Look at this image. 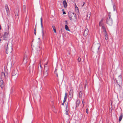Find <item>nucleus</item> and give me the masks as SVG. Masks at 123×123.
<instances>
[{"label":"nucleus","mask_w":123,"mask_h":123,"mask_svg":"<svg viewBox=\"0 0 123 123\" xmlns=\"http://www.w3.org/2000/svg\"><path fill=\"white\" fill-rule=\"evenodd\" d=\"M82 95V92L80 91V92L79 93V97L80 98H81Z\"/></svg>","instance_id":"nucleus-20"},{"label":"nucleus","mask_w":123,"mask_h":123,"mask_svg":"<svg viewBox=\"0 0 123 123\" xmlns=\"http://www.w3.org/2000/svg\"><path fill=\"white\" fill-rule=\"evenodd\" d=\"M8 33L7 32H5L4 33V35L3 36L4 40H7V36Z\"/></svg>","instance_id":"nucleus-9"},{"label":"nucleus","mask_w":123,"mask_h":123,"mask_svg":"<svg viewBox=\"0 0 123 123\" xmlns=\"http://www.w3.org/2000/svg\"><path fill=\"white\" fill-rule=\"evenodd\" d=\"M104 34L105 35H105H106V36L107 35H108L107 34L106 31V32H105L104 33Z\"/></svg>","instance_id":"nucleus-41"},{"label":"nucleus","mask_w":123,"mask_h":123,"mask_svg":"<svg viewBox=\"0 0 123 123\" xmlns=\"http://www.w3.org/2000/svg\"><path fill=\"white\" fill-rule=\"evenodd\" d=\"M85 4V3L84 2L83 3V5L82 6V7Z\"/></svg>","instance_id":"nucleus-48"},{"label":"nucleus","mask_w":123,"mask_h":123,"mask_svg":"<svg viewBox=\"0 0 123 123\" xmlns=\"http://www.w3.org/2000/svg\"><path fill=\"white\" fill-rule=\"evenodd\" d=\"M37 24H36L35 26V28L34 29V34L36 35V30H37Z\"/></svg>","instance_id":"nucleus-22"},{"label":"nucleus","mask_w":123,"mask_h":123,"mask_svg":"<svg viewBox=\"0 0 123 123\" xmlns=\"http://www.w3.org/2000/svg\"><path fill=\"white\" fill-rule=\"evenodd\" d=\"M73 15L74 17V18L76 19V16L75 13L74 12H69L68 13V16L69 18L71 20L72 19V17H73Z\"/></svg>","instance_id":"nucleus-6"},{"label":"nucleus","mask_w":123,"mask_h":123,"mask_svg":"<svg viewBox=\"0 0 123 123\" xmlns=\"http://www.w3.org/2000/svg\"><path fill=\"white\" fill-rule=\"evenodd\" d=\"M88 109L87 108L86 110V112L87 114L88 113Z\"/></svg>","instance_id":"nucleus-40"},{"label":"nucleus","mask_w":123,"mask_h":123,"mask_svg":"<svg viewBox=\"0 0 123 123\" xmlns=\"http://www.w3.org/2000/svg\"><path fill=\"white\" fill-rule=\"evenodd\" d=\"M12 51V45L9 47H8V44L7 45L6 48V52L7 54L11 53Z\"/></svg>","instance_id":"nucleus-4"},{"label":"nucleus","mask_w":123,"mask_h":123,"mask_svg":"<svg viewBox=\"0 0 123 123\" xmlns=\"http://www.w3.org/2000/svg\"><path fill=\"white\" fill-rule=\"evenodd\" d=\"M5 9L6 10V12L7 13H8L9 12V8L8 6V5L7 4H6L5 6Z\"/></svg>","instance_id":"nucleus-16"},{"label":"nucleus","mask_w":123,"mask_h":123,"mask_svg":"<svg viewBox=\"0 0 123 123\" xmlns=\"http://www.w3.org/2000/svg\"><path fill=\"white\" fill-rule=\"evenodd\" d=\"M23 10L24 12H26V7L25 5H24Z\"/></svg>","instance_id":"nucleus-26"},{"label":"nucleus","mask_w":123,"mask_h":123,"mask_svg":"<svg viewBox=\"0 0 123 123\" xmlns=\"http://www.w3.org/2000/svg\"><path fill=\"white\" fill-rule=\"evenodd\" d=\"M8 74L7 72L6 71L2 72L1 74L0 78L2 79L4 78L6 80L8 78Z\"/></svg>","instance_id":"nucleus-2"},{"label":"nucleus","mask_w":123,"mask_h":123,"mask_svg":"<svg viewBox=\"0 0 123 123\" xmlns=\"http://www.w3.org/2000/svg\"><path fill=\"white\" fill-rule=\"evenodd\" d=\"M102 28L103 30V31L104 32H106V30L105 27L104 26H102Z\"/></svg>","instance_id":"nucleus-25"},{"label":"nucleus","mask_w":123,"mask_h":123,"mask_svg":"<svg viewBox=\"0 0 123 123\" xmlns=\"http://www.w3.org/2000/svg\"><path fill=\"white\" fill-rule=\"evenodd\" d=\"M52 27L53 29V30L54 32L55 33H56V30L55 29V27L54 25H53V26H52Z\"/></svg>","instance_id":"nucleus-24"},{"label":"nucleus","mask_w":123,"mask_h":123,"mask_svg":"<svg viewBox=\"0 0 123 123\" xmlns=\"http://www.w3.org/2000/svg\"><path fill=\"white\" fill-rule=\"evenodd\" d=\"M27 57L26 56H25L24 58L23 62L25 63H26L27 62Z\"/></svg>","instance_id":"nucleus-15"},{"label":"nucleus","mask_w":123,"mask_h":123,"mask_svg":"<svg viewBox=\"0 0 123 123\" xmlns=\"http://www.w3.org/2000/svg\"><path fill=\"white\" fill-rule=\"evenodd\" d=\"M119 78L116 80V82L118 85L119 86L120 88L121 87L120 85L122 84V76H119Z\"/></svg>","instance_id":"nucleus-3"},{"label":"nucleus","mask_w":123,"mask_h":123,"mask_svg":"<svg viewBox=\"0 0 123 123\" xmlns=\"http://www.w3.org/2000/svg\"><path fill=\"white\" fill-rule=\"evenodd\" d=\"M1 29V27H0V30Z\"/></svg>","instance_id":"nucleus-56"},{"label":"nucleus","mask_w":123,"mask_h":123,"mask_svg":"<svg viewBox=\"0 0 123 123\" xmlns=\"http://www.w3.org/2000/svg\"><path fill=\"white\" fill-rule=\"evenodd\" d=\"M5 86L4 83L2 80L0 81V86L2 89Z\"/></svg>","instance_id":"nucleus-7"},{"label":"nucleus","mask_w":123,"mask_h":123,"mask_svg":"<svg viewBox=\"0 0 123 123\" xmlns=\"http://www.w3.org/2000/svg\"><path fill=\"white\" fill-rule=\"evenodd\" d=\"M113 8L114 9V11H115L116 8V6H115L114 4L113 6Z\"/></svg>","instance_id":"nucleus-36"},{"label":"nucleus","mask_w":123,"mask_h":123,"mask_svg":"<svg viewBox=\"0 0 123 123\" xmlns=\"http://www.w3.org/2000/svg\"><path fill=\"white\" fill-rule=\"evenodd\" d=\"M82 104L84 105V104L85 103V102H84V99L83 100L82 102Z\"/></svg>","instance_id":"nucleus-42"},{"label":"nucleus","mask_w":123,"mask_h":123,"mask_svg":"<svg viewBox=\"0 0 123 123\" xmlns=\"http://www.w3.org/2000/svg\"><path fill=\"white\" fill-rule=\"evenodd\" d=\"M99 25L100 26H101L102 27V26H104V24L101 23L99 22Z\"/></svg>","instance_id":"nucleus-29"},{"label":"nucleus","mask_w":123,"mask_h":123,"mask_svg":"<svg viewBox=\"0 0 123 123\" xmlns=\"http://www.w3.org/2000/svg\"><path fill=\"white\" fill-rule=\"evenodd\" d=\"M87 81L86 80L85 82V86H86V85H87Z\"/></svg>","instance_id":"nucleus-37"},{"label":"nucleus","mask_w":123,"mask_h":123,"mask_svg":"<svg viewBox=\"0 0 123 123\" xmlns=\"http://www.w3.org/2000/svg\"><path fill=\"white\" fill-rule=\"evenodd\" d=\"M37 53H39V52H37Z\"/></svg>","instance_id":"nucleus-54"},{"label":"nucleus","mask_w":123,"mask_h":123,"mask_svg":"<svg viewBox=\"0 0 123 123\" xmlns=\"http://www.w3.org/2000/svg\"><path fill=\"white\" fill-rule=\"evenodd\" d=\"M18 74V71L17 69H14L13 70L12 73V76H15L16 77H17Z\"/></svg>","instance_id":"nucleus-5"},{"label":"nucleus","mask_w":123,"mask_h":123,"mask_svg":"<svg viewBox=\"0 0 123 123\" xmlns=\"http://www.w3.org/2000/svg\"><path fill=\"white\" fill-rule=\"evenodd\" d=\"M67 107H68V106H67L66 109V115H68V110L67 109Z\"/></svg>","instance_id":"nucleus-27"},{"label":"nucleus","mask_w":123,"mask_h":123,"mask_svg":"<svg viewBox=\"0 0 123 123\" xmlns=\"http://www.w3.org/2000/svg\"><path fill=\"white\" fill-rule=\"evenodd\" d=\"M40 19H41V26H43V23H42V18H41Z\"/></svg>","instance_id":"nucleus-32"},{"label":"nucleus","mask_w":123,"mask_h":123,"mask_svg":"<svg viewBox=\"0 0 123 123\" xmlns=\"http://www.w3.org/2000/svg\"><path fill=\"white\" fill-rule=\"evenodd\" d=\"M65 29L66 30L69 31H70V30L69 29L68 26L67 25H65Z\"/></svg>","instance_id":"nucleus-21"},{"label":"nucleus","mask_w":123,"mask_h":123,"mask_svg":"<svg viewBox=\"0 0 123 123\" xmlns=\"http://www.w3.org/2000/svg\"><path fill=\"white\" fill-rule=\"evenodd\" d=\"M80 60L81 58L80 57H79L78 59V62H80Z\"/></svg>","instance_id":"nucleus-35"},{"label":"nucleus","mask_w":123,"mask_h":123,"mask_svg":"<svg viewBox=\"0 0 123 123\" xmlns=\"http://www.w3.org/2000/svg\"><path fill=\"white\" fill-rule=\"evenodd\" d=\"M18 12V10L17 9H15L14 10V13L15 14V15L16 16H18L19 15Z\"/></svg>","instance_id":"nucleus-13"},{"label":"nucleus","mask_w":123,"mask_h":123,"mask_svg":"<svg viewBox=\"0 0 123 123\" xmlns=\"http://www.w3.org/2000/svg\"><path fill=\"white\" fill-rule=\"evenodd\" d=\"M64 102H63V103H62V105H64Z\"/></svg>","instance_id":"nucleus-49"},{"label":"nucleus","mask_w":123,"mask_h":123,"mask_svg":"<svg viewBox=\"0 0 123 123\" xmlns=\"http://www.w3.org/2000/svg\"><path fill=\"white\" fill-rule=\"evenodd\" d=\"M65 24H66V25L68 24V23L67 22V21L66 20L65 21Z\"/></svg>","instance_id":"nucleus-44"},{"label":"nucleus","mask_w":123,"mask_h":123,"mask_svg":"<svg viewBox=\"0 0 123 123\" xmlns=\"http://www.w3.org/2000/svg\"><path fill=\"white\" fill-rule=\"evenodd\" d=\"M67 93L66 92L65 94V96H64V99H67Z\"/></svg>","instance_id":"nucleus-30"},{"label":"nucleus","mask_w":123,"mask_h":123,"mask_svg":"<svg viewBox=\"0 0 123 123\" xmlns=\"http://www.w3.org/2000/svg\"><path fill=\"white\" fill-rule=\"evenodd\" d=\"M57 69H55V73L56 74V76H57V77H58V74L56 72V71H57Z\"/></svg>","instance_id":"nucleus-28"},{"label":"nucleus","mask_w":123,"mask_h":123,"mask_svg":"<svg viewBox=\"0 0 123 123\" xmlns=\"http://www.w3.org/2000/svg\"><path fill=\"white\" fill-rule=\"evenodd\" d=\"M47 63H46V64L45 65H44V70H45V68H46V65H47Z\"/></svg>","instance_id":"nucleus-43"},{"label":"nucleus","mask_w":123,"mask_h":123,"mask_svg":"<svg viewBox=\"0 0 123 123\" xmlns=\"http://www.w3.org/2000/svg\"><path fill=\"white\" fill-rule=\"evenodd\" d=\"M103 18L99 22L101 23H102L103 21Z\"/></svg>","instance_id":"nucleus-39"},{"label":"nucleus","mask_w":123,"mask_h":123,"mask_svg":"<svg viewBox=\"0 0 123 123\" xmlns=\"http://www.w3.org/2000/svg\"><path fill=\"white\" fill-rule=\"evenodd\" d=\"M38 39H40V38H39Z\"/></svg>","instance_id":"nucleus-57"},{"label":"nucleus","mask_w":123,"mask_h":123,"mask_svg":"<svg viewBox=\"0 0 123 123\" xmlns=\"http://www.w3.org/2000/svg\"><path fill=\"white\" fill-rule=\"evenodd\" d=\"M100 47V44L98 43L95 46V48L96 51L97 52Z\"/></svg>","instance_id":"nucleus-11"},{"label":"nucleus","mask_w":123,"mask_h":123,"mask_svg":"<svg viewBox=\"0 0 123 123\" xmlns=\"http://www.w3.org/2000/svg\"><path fill=\"white\" fill-rule=\"evenodd\" d=\"M31 66H30L29 67V71H30V72L31 71Z\"/></svg>","instance_id":"nucleus-46"},{"label":"nucleus","mask_w":123,"mask_h":123,"mask_svg":"<svg viewBox=\"0 0 123 123\" xmlns=\"http://www.w3.org/2000/svg\"><path fill=\"white\" fill-rule=\"evenodd\" d=\"M37 48L38 49V50H37V51H40V50H41L40 48V47H37Z\"/></svg>","instance_id":"nucleus-34"},{"label":"nucleus","mask_w":123,"mask_h":123,"mask_svg":"<svg viewBox=\"0 0 123 123\" xmlns=\"http://www.w3.org/2000/svg\"><path fill=\"white\" fill-rule=\"evenodd\" d=\"M66 14V12L64 11L63 12V14Z\"/></svg>","instance_id":"nucleus-45"},{"label":"nucleus","mask_w":123,"mask_h":123,"mask_svg":"<svg viewBox=\"0 0 123 123\" xmlns=\"http://www.w3.org/2000/svg\"><path fill=\"white\" fill-rule=\"evenodd\" d=\"M41 27L42 29V35L43 36V37L44 35V33L43 32V26H41Z\"/></svg>","instance_id":"nucleus-23"},{"label":"nucleus","mask_w":123,"mask_h":123,"mask_svg":"<svg viewBox=\"0 0 123 123\" xmlns=\"http://www.w3.org/2000/svg\"><path fill=\"white\" fill-rule=\"evenodd\" d=\"M106 23L110 26H111L113 24V20L111 18L110 13L109 14L108 16L106 19Z\"/></svg>","instance_id":"nucleus-1"},{"label":"nucleus","mask_w":123,"mask_h":123,"mask_svg":"<svg viewBox=\"0 0 123 123\" xmlns=\"http://www.w3.org/2000/svg\"><path fill=\"white\" fill-rule=\"evenodd\" d=\"M33 68V66H32L31 67V68Z\"/></svg>","instance_id":"nucleus-52"},{"label":"nucleus","mask_w":123,"mask_h":123,"mask_svg":"<svg viewBox=\"0 0 123 123\" xmlns=\"http://www.w3.org/2000/svg\"><path fill=\"white\" fill-rule=\"evenodd\" d=\"M75 8L76 9L77 8V9L78 10H79V9H78V7H77V6L75 4Z\"/></svg>","instance_id":"nucleus-38"},{"label":"nucleus","mask_w":123,"mask_h":123,"mask_svg":"<svg viewBox=\"0 0 123 123\" xmlns=\"http://www.w3.org/2000/svg\"><path fill=\"white\" fill-rule=\"evenodd\" d=\"M63 3L64 5V7L65 8H66L67 6V4L66 1L64 0L63 1Z\"/></svg>","instance_id":"nucleus-14"},{"label":"nucleus","mask_w":123,"mask_h":123,"mask_svg":"<svg viewBox=\"0 0 123 123\" xmlns=\"http://www.w3.org/2000/svg\"><path fill=\"white\" fill-rule=\"evenodd\" d=\"M91 12H88L87 14L86 15L87 19L89 18L91 16Z\"/></svg>","instance_id":"nucleus-17"},{"label":"nucleus","mask_w":123,"mask_h":123,"mask_svg":"<svg viewBox=\"0 0 123 123\" xmlns=\"http://www.w3.org/2000/svg\"><path fill=\"white\" fill-rule=\"evenodd\" d=\"M40 67H41V65H40Z\"/></svg>","instance_id":"nucleus-55"},{"label":"nucleus","mask_w":123,"mask_h":123,"mask_svg":"<svg viewBox=\"0 0 123 123\" xmlns=\"http://www.w3.org/2000/svg\"><path fill=\"white\" fill-rule=\"evenodd\" d=\"M66 99H64L63 101V102L65 103L66 101Z\"/></svg>","instance_id":"nucleus-47"},{"label":"nucleus","mask_w":123,"mask_h":123,"mask_svg":"<svg viewBox=\"0 0 123 123\" xmlns=\"http://www.w3.org/2000/svg\"><path fill=\"white\" fill-rule=\"evenodd\" d=\"M62 11H63H63H64V10L63 9H62Z\"/></svg>","instance_id":"nucleus-51"},{"label":"nucleus","mask_w":123,"mask_h":123,"mask_svg":"<svg viewBox=\"0 0 123 123\" xmlns=\"http://www.w3.org/2000/svg\"><path fill=\"white\" fill-rule=\"evenodd\" d=\"M1 39H0V41H1Z\"/></svg>","instance_id":"nucleus-53"},{"label":"nucleus","mask_w":123,"mask_h":123,"mask_svg":"<svg viewBox=\"0 0 123 123\" xmlns=\"http://www.w3.org/2000/svg\"><path fill=\"white\" fill-rule=\"evenodd\" d=\"M86 87V86H84V89H85Z\"/></svg>","instance_id":"nucleus-50"},{"label":"nucleus","mask_w":123,"mask_h":123,"mask_svg":"<svg viewBox=\"0 0 123 123\" xmlns=\"http://www.w3.org/2000/svg\"><path fill=\"white\" fill-rule=\"evenodd\" d=\"M108 35H107L106 36V35L105 36V39L106 40H108Z\"/></svg>","instance_id":"nucleus-31"},{"label":"nucleus","mask_w":123,"mask_h":123,"mask_svg":"<svg viewBox=\"0 0 123 123\" xmlns=\"http://www.w3.org/2000/svg\"><path fill=\"white\" fill-rule=\"evenodd\" d=\"M73 91L72 89H71L70 90L69 93V95L70 96V98H71L73 97Z\"/></svg>","instance_id":"nucleus-12"},{"label":"nucleus","mask_w":123,"mask_h":123,"mask_svg":"<svg viewBox=\"0 0 123 123\" xmlns=\"http://www.w3.org/2000/svg\"><path fill=\"white\" fill-rule=\"evenodd\" d=\"M40 19H41V26H43V23H42V18H41Z\"/></svg>","instance_id":"nucleus-33"},{"label":"nucleus","mask_w":123,"mask_h":123,"mask_svg":"<svg viewBox=\"0 0 123 123\" xmlns=\"http://www.w3.org/2000/svg\"><path fill=\"white\" fill-rule=\"evenodd\" d=\"M123 117V114L122 113H121V115L119 117V122H120L121 121Z\"/></svg>","instance_id":"nucleus-19"},{"label":"nucleus","mask_w":123,"mask_h":123,"mask_svg":"<svg viewBox=\"0 0 123 123\" xmlns=\"http://www.w3.org/2000/svg\"><path fill=\"white\" fill-rule=\"evenodd\" d=\"M80 103V101L79 99H78L76 101V108L79 105V104Z\"/></svg>","instance_id":"nucleus-18"},{"label":"nucleus","mask_w":123,"mask_h":123,"mask_svg":"<svg viewBox=\"0 0 123 123\" xmlns=\"http://www.w3.org/2000/svg\"><path fill=\"white\" fill-rule=\"evenodd\" d=\"M48 75V72L47 71V70H44L43 76L44 77H46Z\"/></svg>","instance_id":"nucleus-10"},{"label":"nucleus","mask_w":123,"mask_h":123,"mask_svg":"<svg viewBox=\"0 0 123 123\" xmlns=\"http://www.w3.org/2000/svg\"><path fill=\"white\" fill-rule=\"evenodd\" d=\"M88 29H86L84 31L83 33V35L84 36L86 37L88 33Z\"/></svg>","instance_id":"nucleus-8"}]
</instances>
